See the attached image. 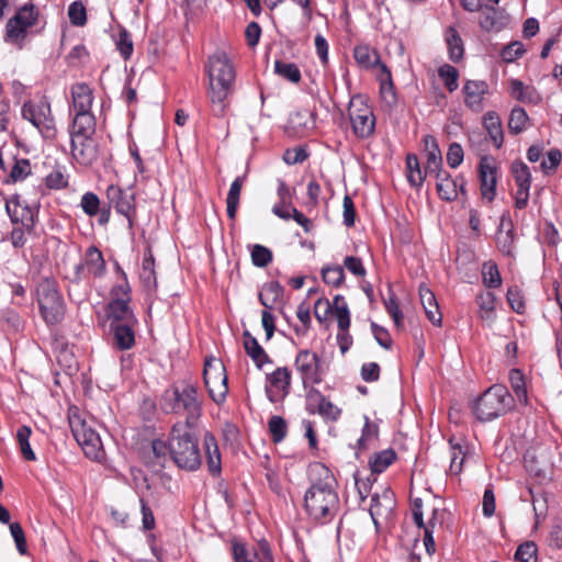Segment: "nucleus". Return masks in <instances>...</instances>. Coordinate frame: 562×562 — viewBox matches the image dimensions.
Returning a JSON list of instances; mask_svg holds the SVG:
<instances>
[{"mask_svg": "<svg viewBox=\"0 0 562 562\" xmlns=\"http://www.w3.org/2000/svg\"><path fill=\"white\" fill-rule=\"evenodd\" d=\"M318 475L304 495L307 515L317 521L331 520L339 509V497L334 488L335 479L328 468L316 464L313 470Z\"/></svg>", "mask_w": 562, "mask_h": 562, "instance_id": "1", "label": "nucleus"}, {"mask_svg": "<svg viewBox=\"0 0 562 562\" xmlns=\"http://www.w3.org/2000/svg\"><path fill=\"white\" fill-rule=\"evenodd\" d=\"M207 74L210 79V99L214 104V114L222 116L225 111L224 101L232 92L235 71L231 60L223 50L209 57Z\"/></svg>", "mask_w": 562, "mask_h": 562, "instance_id": "2", "label": "nucleus"}, {"mask_svg": "<svg viewBox=\"0 0 562 562\" xmlns=\"http://www.w3.org/2000/svg\"><path fill=\"white\" fill-rule=\"evenodd\" d=\"M194 427L178 422L169 436V456L178 468L186 471L196 470L202 460L198 439L192 434Z\"/></svg>", "mask_w": 562, "mask_h": 562, "instance_id": "3", "label": "nucleus"}, {"mask_svg": "<svg viewBox=\"0 0 562 562\" xmlns=\"http://www.w3.org/2000/svg\"><path fill=\"white\" fill-rule=\"evenodd\" d=\"M160 407L165 413H184L182 425L195 426L202 413V401L193 384L167 389L160 398Z\"/></svg>", "mask_w": 562, "mask_h": 562, "instance_id": "4", "label": "nucleus"}, {"mask_svg": "<svg viewBox=\"0 0 562 562\" xmlns=\"http://www.w3.org/2000/svg\"><path fill=\"white\" fill-rule=\"evenodd\" d=\"M512 402L513 398L507 387L494 384L475 401L473 413L479 420L488 422L509 411Z\"/></svg>", "mask_w": 562, "mask_h": 562, "instance_id": "5", "label": "nucleus"}, {"mask_svg": "<svg viewBox=\"0 0 562 562\" xmlns=\"http://www.w3.org/2000/svg\"><path fill=\"white\" fill-rule=\"evenodd\" d=\"M38 11L33 3L21 7L5 24L4 42L23 49L29 42L31 29L37 23Z\"/></svg>", "mask_w": 562, "mask_h": 562, "instance_id": "6", "label": "nucleus"}, {"mask_svg": "<svg viewBox=\"0 0 562 562\" xmlns=\"http://www.w3.org/2000/svg\"><path fill=\"white\" fill-rule=\"evenodd\" d=\"M68 419L71 432L85 454L92 460L101 461L104 458V450L99 434L76 413L70 414Z\"/></svg>", "mask_w": 562, "mask_h": 562, "instance_id": "7", "label": "nucleus"}, {"mask_svg": "<svg viewBox=\"0 0 562 562\" xmlns=\"http://www.w3.org/2000/svg\"><path fill=\"white\" fill-rule=\"evenodd\" d=\"M41 314L47 324H57L64 317V304L53 281L43 280L36 289Z\"/></svg>", "mask_w": 562, "mask_h": 562, "instance_id": "8", "label": "nucleus"}, {"mask_svg": "<svg viewBox=\"0 0 562 562\" xmlns=\"http://www.w3.org/2000/svg\"><path fill=\"white\" fill-rule=\"evenodd\" d=\"M21 114L22 117L32 123V125L35 126L45 138L55 137V120L52 115L50 104L48 101L45 99L37 102L25 101L22 105Z\"/></svg>", "mask_w": 562, "mask_h": 562, "instance_id": "9", "label": "nucleus"}, {"mask_svg": "<svg viewBox=\"0 0 562 562\" xmlns=\"http://www.w3.org/2000/svg\"><path fill=\"white\" fill-rule=\"evenodd\" d=\"M348 115L353 134L359 138L370 137L374 132L375 117L371 108L361 94L351 98Z\"/></svg>", "mask_w": 562, "mask_h": 562, "instance_id": "10", "label": "nucleus"}, {"mask_svg": "<svg viewBox=\"0 0 562 562\" xmlns=\"http://www.w3.org/2000/svg\"><path fill=\"white\" fill-rule=\"evenodd\" d=\"M203 379L210 397L217 404L224 402L228 392L224 364L215 358L206 359Z\"/></svg>", "mask_w": 562, "mask_h": 562, "instance_id": "11", "label": "nucleus"}, {"mask_svg": "<svg viewBox=\"0 0 562 562\" xmlns=\"http://www.w3.org/2000/svg\"><path fill=\"white\" fill-rule=\"evenodd\" d=\"M117 290L121 291L125 297L113 299L108 304L106 314L109 319V326L121 324H137L134 313L128 306V285H120L116 289H114L115 292Z\"/></svg>", "mask_w": 562, "mask_h": 562, "instance_id": "12", "label": "nucleus"}, {"mask_svg": "<svg viewBox=\"0 0 562 562\" xmlns=\"http://www.w3.org/2000/svg\"><path fill=\"white\" fill-rule=\"evenodd\" d=\"M294 366L301 375L304 387L317 384L322 381L319 373L321 361L315 352L308 349L299 351Z\"/></svg>", "mask_w": 562, "mask_h": 562, "instance_id": "13", "label": "nucleus"}, {"mask_svg": "<svg viewBox=\"0 0 562 562\" xmlns=\"http://www.w3.org/2000/svg\"><path fill=\"white\" fill-rule=\"evenodd\" d=\"M269 385L266 386V394L271 403H276L289 394L291 384V373L288 368L282 367L267 374Z\"/></svg>", "mask_w": 562, "mask_h": 562, "instance_id": "14", "label": "nucleus"}, {"mask_svg": "<svg viewBox=\"0 0 562 562\" xmlns=\"http://www.w3.org/2000/svg\"><path fill=\"white\" fill-rule=\"evenodd\" d=\"M106 198L110 207L113 206L117 213L124 215L131 222V216L134 213V194L112 184L106 189Z\"/></svg>", "mask_w": 562, "mask_h": 562, "instance_id": "15", "label": "nucleus"}, {"mask_svg": "<svg viewBox=\"0 0 562 562\" xmlns=\"http://www.w3.org/2000/svg\"><path fill=\"white\" fill-rule=\"evenodd\" d=\"M307 411L312 414L317 413L329 420H337L341 413L340 408L315 389H312L307 394Z\"/></svg>", "mask_w": 562, "mask_h": 562, "instance_id": "16", "label": "nucleus"}, {"mask_svg": "<svg viewBox=\"0 0 562 562\" xmlns=\"http://www.w3.org/2000/svg\"><path fill=\"white\" fill-rule=\"evenodd\" d=\"M479 172L482 196L491 202L496 194V166L492 159L484 157L480 160Z\"/></svg>", "mask_w": 562, "mask_h": 562, "instance_id": "17", "label": "nucleus"}, {"mask_svg": "<svg viewBox=\"0 0 562 562\" xmlns=\"http://www.w3.org/2000/svg\"><path fill=\"white\" fill-rule=\"evenodd\" d=\"M71 154L77 162L83 166L92 165L98 158L97 144L93 136L70 138Z\"/></svg>", "mask_w": 562, "mask_h": 562, "instance_id": "18", "label": "nucleus"}, {"mask_svg": "<svg viewBox=\"0 0 562 562\" xmlns=\"http://www.w3.org/2000/svg\"><path fill=\"white\" fill-rule=\"evenodd\" d=\"M395 506L394 494L391 490L385 488L381 494L374 493L371 496L369 508L370 516L375 526H378V517H387L391 515Z\"/></svg>", "mask_w": 562, "mask_h": 562, "instance_id": "19", "label": "nucleus"}, {"mask_svg": "<svg viewBox=\"0 0 562 562\" xmlns=\"http://www.w3.org/2000/svg\"><path fill=\"white\" fill-rule=\"evenodd\" d=\"M488 92V86L483 80H468L463 86L464 102L472 111L483 109V98Z\"/></svg>", "mask_w": 562, "mask_h": 562, "instance_id": "20", "label": "nucleus"}, {"mask_svg": "<svg viewBox=\"0 0 562 562\" xmlns=\"http://www.w3.org/2000/svg\"><path fill=\"white\" fill-rule=\"evenodd\" d=\"M436 188L439 196L446 201H453L458 198V191L464 192V179H452L447 171H442L435 176Z\"/></svg>", "mask_w": 562, "mask_h": 562, "instance_id": "21", "label": "nucleus"}, {"mask_svg": "<svg viewBox=\"0 0 562 562\" xmlns=\"http://www.w3.org/2000/svg\"><path fill=\"white\" fill-rule=\"evenodd\" d=\"M480 12L479 24L486 32H499L508 23L507 14L492 5H484Z\"/></svg>", "mask_w": 562, "mask_h": 562, "instance_id": "22", "label": "nucleus"}, {"mask_svg": "<svg viewBox=\"0 0 562 562\" xmlns=\"http://www.w3.org/2000/svg\"><path fill=\"white\" fill-rule=\"evenodd\" d=\"M233 555L235 562H274L269 543L266 540L258 542L257 550L252 559H247V551L244 544H233Z\"/></svg>", "mask_w": 562, "mask_h": 562, "instance_id": "23", "label": "nucleus"}, {"mask_svg": "<svg viewBox=\"0 0 562 562\" xmlns=\"http://www.w3.org/2000/svg\"><path fill=\"white\" fill-rule=\"evenodd\" d=\"M70 138L93 136L95 133V117L91 112H76L70 126Z\"/></svg>", "mask_w": 562, "mask_h": 562, "instance_id": "24", "label": "nucleus"}, {"mask_svg": "<svg viewBox=\"0 0 562 562\" xmlns=\"http://www.w3.org/2000/svg\"><path fill=\"white\" fill-rule=\"evenodd\" d=\"M5 211L14 225H22L30 229L33 224V213L27 205H22L18 199L5 202Z\"/></svg>", "mask_w": 562, "mask_h": 562, "instance_id": "25", "label": "nucleus"}, {"mask_svg": "<svg viewBox=\"0 0 562 562\" xmlns=\"http://www.w3.org/2000/svg\"><path fill=\"white\" fill-rule=\"evenodd\" d=\"M425 149L427 151V162L425 166L426 175H438L442 172V156L436 138L431 135L424 137Z\"/></svg>", "mask_w": 562, "mask_h": 562, "instance_id": "26", "label": "nucleus"}, {"mask_svg": "<svg viewBox=\"0 0 562 562\" xmlns=\"http://www.w3.org/2000/svg\"><path fill=\"white\" fill-rule=\"evenodd\" d=\"M495 303L496 296L492 292H481L476 296L477 315L487 327H492L496 319Z\"/></svg>", "mask_w": 562, "mask_h": 562, "instance_id": "27", "label": "nucleus"}, {"mask_svg": "<svg viewBox=\"0 0 562 562\" xmlns=\"http://www.w3.org/2000/svg\"><path fill=\"white\" fill-rule=\"evenodd\" d=\"M136 324L111 325L114 346L120 350H128L135 344L134 326Z\"/></svg>", "mask_w": 562, "mask_h": 562, "instance_id": "28", "label": "nucleus"}, {"mask_svg": "<svg viewBox=\"0 0 562 562\" xmlns=\"http://www.w3.org/2000/svg\"><path fill=\"white\" fill-rule=\"evenodd\" d=\"M419 296L422 305L425 310V313L427 315V318L434 324V325H441V313L439 312V306L436 300L435 294L431 292L430 289H428L425 284H422L419 286Z\"/></svg>", "mask_w": 562, "mask_h": 562, "instance_id": "29", "label": "nucleus"}, {"mask_svg": "<svg viewBox=\"0 0 562 562\" xmlns=\"http://www.w3.org/2000/svg\"><path fill=\"white\" fill-rule=\"evenodd\" d=\"M206 463L209 471L216 475L221 472V454L215 437L211 432H205L203 438Z\"/></svg>", "mask_w": 562, "mask_h": 562, "instance_id": "30", "label": "nucleus"}, {"mask_svg": "<svg viewBox=\"0 0 562 562\" xmlns=\"http://www.w3.org/2000/svg\"><path fill=\"white\" fill-rule=\"evenodd\" d=\"M353 57L357 64L364 69L379 67L381 69L380 54L368 45H357L353 49Z\"/></svg>", "mask_w": 562, "mask_h": 562, "instance_id": "31", "label": "nucleus"}, {"mask_svg": "<svg viewBox=\"0 0 562 562\" xmlns=\"http://www.w3.org/2000/svg\"><path fill=\"white\" fill-rule=\"evenodd\" d=\"M72 104L76 112H91L93 95L86 83H78L72 87Z\"/></svg>", "mask_w": 562, "mask_h": 562, "instance_id": "32", "label": "nucleus"}, {"mask_svg": "<svg viewBox=\"0 0 562 562\" xmlns=\"http://www.w3.org/2000/svg\"><path fill=\"white\" fill-rule=\"evenodd\" d=\"M139 278L148 290L155 289L157 286L155 259L150 249H147L144 252Z\"/></svg>", "mask_w": 562, "mask_h": 562, "instance_id": "33", "label": "nucleus"}, {"mask_svg": "<svg viewBox=\"0 0 562 562\" xmlns=\"http://www.w3.org/2000/svg\"><path fill=\"white\" fill-rule=\"evenodd\" d=\"M395 460L396 452L391 448L374 453L369 460L371 473L375 475L384 472Z\"/></svg>", "mask_w": 562, "mask_h": 562, "instance_id": "34", "label": "nucleus"}, {"mask_svg": "<svg viewBox=\"0 0 562 562\" xmlns=\"http://www.w3.org/2000/svg\"><path fill=\"white\" fill-rule=\"evenodd\" d=\"M282 295V285L277 281H272L265 284L262 291L259 293V301L266 308L272 310L273 305L279 301V299H281Z\"/></svg>", "mask_w": 562, "mask_h": 562, "instance_id": "35", "label": "nucleus"}, {"mask_svg": "<svg viewBox=\"0 0 562 562\" xmlns=\"http://www.w3.org/2000/svg\"><path fill=\"white\" fill-rule=\"evenodd\" d=\"M484 126L497 148L503 145V130L499 116L495 112H487L484 115Z\"/></svg>", "mask_w": 562, "mask_h": 562, "instance_id": "36", "label": "nucleus"}, {"mask_svg": "<svg viewBox=\"0 0 562 562\" xmlns=\"http://www.w3.org/2000/svg\"><path fill=\"white\" fill-rule=\"evenodd\" d=\"M378 79L382 98L389 104H394L396 102V94L393 89L391 71L385 64H381V72L378 75Z\"/></svg>", "mask_w": 562, "mask_h": 562, "instance_id": "37", "label": "nucleus"}, {"mask_svg": "<svg viewBox=\"0 0 562 562\" xmlns=\"http://www.w3.org/2000/svg\"><path fill=\"white\" fill-rule=\"evenodd\" d=\"M245 177H237L231 184L229 191L226 198V212L231 220L236 216V211L239 203L240 191Z\"/></svg>", "mask_w": 562, "mask_h": 562, "instance_id": "38", "label": "nucleus"}, {"mask_svg": "<svg viewBox=\"0 0 562 562\" xmlns=\"http://www.w3.org/2000/svg\"><path fill=\"white\" fill-rule=\"evenodd\" d=\"M509 382L517 400L521 404L527 405L528 395L526 390L525 378L519 369H512L509 371Z\"/></svg>", "mask_w": 562, "mask_h": 562, "instance_id": "39", "label": "nucleus"}, {"mask_svg": "<svg viewBox=\"0 0 562 562\" xmlns=\"http://www.w3.org/2000/svg\"><path fill=\"white\" fill-rule=\"evenodd\" d=\"M274 72L293 83L300 82L302 78L301 71L294 63H283L281 60H276Z\"/></svg>", "mask_w": 562, "mask_h": 562, "instance_id": "40", "label": "nucleus"}, {"mask_svg": "<svg viewBox=\"0 0 562 562\" xmlns=\"http://www.w3.org/2000/svg\"><path fill=\"white\" fill-rule=\"evenodd\" d=\"M528 120V114L522 108H514L508 119L509 132L515 135L521 133L526 128Z\"/></svg>", "mask_w": 562, "mask_h": 562, "instance_id": "41", "label": "nucleus"}, {"mask_svg": "<svg viewBox=\"0 0 562 562\" xmlns=\"http://www.w3.org/2000/svg\"><path fill=\"white\" fill-rule=\"evenodd\" d=\"M86 262L94 276H101L105 270V262L102 252L94 246L88 248Z\"/></svg>", "mask_w": 562, "mask_h": 562, "instance_id": "42", "label": "nucleus"}, {"mask_svg": "<svg viewBox=\"0 0 562 562\" xmlns=\"http://www.w3.org/2000/svg\"><path fill=\"white\" fill-rule=\"evenodd\" d=\"M406 166L408 170V182L414 187H420L425 180V176L420 170L417 156L414 154H408L406 156Z\"/></svg>", "mask_w": 562, "mask_h": 562, "instance_id": "43", "label": "nucleus"}, {"mask_svg": "<svg viewBox=\"0 0 562 562\" xmlns=\"http://www.w3.org/2000/svg\"><path fill=\"white\" fill-rule=\"evenodd\" d=\"M483 284L486 288L494 289L502 284V278L499 274L498 267L495 262L488 261L483 265L482 270Z\"/></svg>", "mask_w": 562, "mask_h": 562, "instance_id": "44", "label": "nucleus"}, {"mask_svg": "<svg viewBox=\"0 0 562 562\" xmlns=\"http://www.w3.org/2000/svg\"><path fill=\"white\" fill-rule=\"evenodd\" d=\"M449 57L452 61H459L463 57V43L456 31V29H449V35L447 37Z\"/></svg>", "mask_w": 562, "mask_h": 562, "instance_id": "45", "label": "nucleus"}, {"mask_svg": "<svg viewBox=\"0 0 562 562\" xmlns=\"http://www.w3.org/2000/svg\"><path fill=\"white\" fill-rule=\"evenodd\" d=\"M379 436V427L374 423H372L368 416H364V425L362 428L361 437L357 441V447L359 450H364L368 448L369 443L376 439Z\"/></svg>", "mask_w": 562, "mask_h": 562, "instance_id": "46", "label": "nucleus"}, {"mask_svg": "<svg viewBox=\"0 0 562 562\" xmlns=\"http://www.w3.org/2000/svg\"><path fill=\"white\" fill-rule=\"evenodd\" d=\"M31 428L27 426H21L16 432V439L20 445L21 453L27 461L36 460V456L30 445Z\"/></svg>", "mask_w": 562, "mask_h": 562, "instance_id": "47", "label": "nucleus"}, {"mask_svg": "<svg viewBox=\"0 0 562 562\" xmlns=\"http://www.w3.org/2000/svg\"><path fill=\"white\" fill-rule=\"evenodd\" d=\"M322 278L325 283L338 288L345 280L344 267L338 265L324 267L322 269Z\"/></svg>", "mask_w": 562, "mask_h": 562, "instance_id": "48", "label": "nucleus"}, {"mask_svg": "<svg viewBox=\"0 0 562 562\" xmlns=\"http://www.w3.org/2000/svg\"><path fill=\"white\" fill-rule=\"evenodd\" d=\"M512 173L514 176L517 188L531 186V173L529 167L520 161H514L512 165Z\"/></svg>", "mask_w": 562, "mask_h": 562, "instance_id": "49", "label": "nucleus"}, {"mask_svg": "<svg viewBox=\"0 0 562 562\" xmlns=\"http://www.w3.org/2000/svg\"><path fill=\"white\" fill-rule=\"evenodd\" d=\"M505 223V216H502L501 224L498 226V233L496 237V243L499 248V250L505 255H510L514 244V234L513 229L509 228L505 233L503 232Z\"/></svg>", "mask_w": 562, "mask_h": 562, "instance_id": "50", "label": "nucleus"}, {"mask_svg": "<svg viewBox=\"0 0 562 562\" xmlns=\"http://www.w3.org/2000/svg\"><path fill=\"white\" fill-rule=\"evenodd\" d=\"M251 262L254 266L263 268L272 261V251L266 246L256 244L251 249Z\"/></svg>", "mask_w": 562, "mask_h": 562, "instance_id": "51", "label": "nucleus"}, {"mask_svg": "<svg viewBox=\"0 0 562 562\" xmlns=\"http://www.w3.org/2000/svg\"><path fill=\"white\" fill-rule=\"evenodd\" d=\"M269 431L273 442H281L286 436V422L283 417L274 415L268 423Z\"/></svg>", "mask_w": 562, "mask_h": 562, "instance_id": "52", "label": "nucleus"}, {"mask_svg": "<svg viewBox=\"0 0 562 562\" xmlns=\"http://www.w3.org/2000/svg\"><path fill=\"white\" fill-rule=\"evenodd\" d=\"M9 531H10V535L15 543L16 551L21 555H26L29 553V549H27L25 532H24L22 526L19 522L14 521V522L10 524Z\"/></svg>", "mask_w": 562, "mask_h": 562, "instance_id": "53", "label": "nucleus"}, {"mask_svg": "<svg viewBox=\"0 0 562 562\" xmlns=\"http://www.w3.org/2000/svg\"><path fill=\"white\" fill-rule=\"evenodd\" d=\"M438 75L443 80L445 86L450 92L457 90L459 78V71L457 68L446 64L439 68Z\"/></svg>", "mask_w": 562, "mask_h": 562, "instance_id": "54", "label": "nucleus"}, {"mask_svg": "<svg viewBox=\"0 0 562 562\" xmlns=\"http://www.w3.org/2000/svg\"><path fill=\"white\" fill-rule=\"evenodd\" d=\"M80 206L88 216L92 217L98 215L101 202L95 193L89 191L81 196Z\"/></svg>", "mask_w": 562, "mask_h": 562, "instance_id": "55", "label": "nucleus"}, {"mask_svg": "<svg viewBox=\"0 0 562 562\" xmlns=\"http://www.w3.org/2000/svg\"><path fill=\"white\" fill-rule=\"evenodd\" d=\"M68 18L75 26H83L86 24L87 11L81 1H75L69 5Z\"/></svg>", "mask_w": 562, "mask_h": 562, "instance_id": "56", "label": "nucleus"}, {"mask_svg": "<svg viewBox=\"0 0 562 562\" xmlns=\"http://www.w3.org/2000/svg\"><path fill=\"white\" fill-rule=\"evenodd\" d=\"M525 46L521 42L515 41L503 47L501 52L502 59L506 63H513L525 54Z\"/></svg>", "mask_w": 562, "mask_h": 562, "instance_id": "57", "label": "nucleus"}, {"mask_svg": "<svg viewBox=\"0 0 562 562\" xmlns=\"http://www.w3.org/2000/svg\"><path fill=\"white\" fill-rule=\"evenodd\" d=\"M30 173L31 165L29 159H19L12 166L9 177L12 182H18L25 179Z\"/></svg>", "mask_w": 562, "mask_h": 562, "instance_id": "58", "label": "nucleus"}, {"mask_svg": "<svg viewBox=\"0 0 562 562\" xmlns=\"http://www.w3.org/2000/svg\"><path fill=\"white\" fill-rule=\"evenodd\" d=\"M384 306L386 312L392 316L395 326L397 328L403 327V314L398 307V304L395 299V294L390 291V295L387 300H384Z\"/></svg>", "mask_w": 562, "mask_h": 562, "instance_id": "59", "label": "nucleus"}, {"mask_svg": "<svg viewBox=\"0 0 562 562\" xmlns=\"http://www.w3.org/2000/svg\"><path fill=\"white\" fill-rule=\"evenodd\" d=\"M515 558L520 562H537V546L533 542L520 544L515 553Z\"/></svg>", "mask_w": 562, "mask_h": 562, "instance_id": "60", "label": "nucleus"}, {"mask_svg": "<svg viewBox=\"0 0 562 562\" xmlns=\"http://www.w3.org/2000/svg\"><path fill=\"white\" fill-rule=\"evenodd\" d=\"M506 297L513 311H515L518 314H522L525 312V302L522 299V294L517 286L508 288Z\"/></svg>", "mask_w": 562, "mask_h": 562, "instance_id": "61", "label": "nucleus"}, {"mask_svg": "<svg viewBox=\"0 0 562 562\" xmlns=\"http://www.w3.org/2000/svg\"><path fill=\"white\" fill-rule=\"evenodd\" d=\"M244 348L246 353L251 358L256 359V356L263 355V348L259 345L258 340L251 336L248 330L244 331Z\"/></svg>", "mask_w": 562, "mask_h": 562, "instance_id": "62", "label": "nucleus"}, {"mask_svg": "<svg viewBox=\"0 0 562 562\" xmlns=\"http://www.w3.org/2000/svg\"><path fill=\"white\" fill-rule=\"evenodd\" d=\"M463 148L458 143L450 144L447 153V162L451 168L459 167L463 161Z\"/></svg>", "mask_w": 562, "mask_h": 562, "instance_id": "63", "label": "nucleus"}, {"mask_svg": "<svg viewBox=\"0 0 562 562\" xmlns=\"http://www.w3.org/2000/svg\"><path fill=\"white\" fill-rule=\"evenodd\" d=\"M371 329L376 342L386 350L391 349L392 338L389 331L375 323H371Z\"/></svg>", "mask_w": 562, "mask_h": 562, "instance_id": "64", "label": "nucleus"}]
</instances>
